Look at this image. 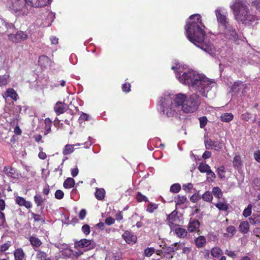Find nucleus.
I'll return each instance as SVG.
<instances>
[{
    "label": "nucleus",
    "mask_w": 260,
    "mask_h": 260,
    "mask_svg": "<svg viewBox=\"0 0 260 260\" xmlns=\"http://www.w3.org/2000/svg\"><path fill=\"white\" fill-rule=\"evenodd\" d=\"M181 189L180 185L178 183L173 184L170 187V191L174 193L178 192Z\"/></svg>",
    "instance_id": "de8ad7c7"
},
{
    "label": "nucleus",
    "mask_w": 260,
    "mask_h": 260,
    "mask_svg": "<svg viewBox=\"0 0 260 260\" xmlns=\"http://www.w3.org/2000/svg\"><path fill=\"white\" fill-rule=\"evenodd\" d=\"M82 231L86 235L89 234L90 232V226L88 224H84L82 226Z\"/></svg>",
    "instance_id": "13d9d810"
},
{
    "label": "nucleus",
    "mask_w": 260,
    "mask_h": 260,
    "mask_svg": "<svg viewBox=\"0 0 260 260\" xmlns=\"http://www.w3.org/2000/svg\"><path fill=\"white\" fill-rule=\"evenodd\" d=\"M29 241L31 245L34 248H39L42 244L41 240L36 236H30L29 238Z\"/></svg>",
    "instance_id": "aec40b11"
},
{
    "label": "nucleus",
    "mask_w": 260,
    "mask_h": 260,
    "mask_svg": "<svg viewBox=\"0 0 260 260\" xmlns=\"http://www.w3.org/2000/svg\"><path fill=\"white\" fill-rule=\"evenodd\" d=\"M81 144L80 143H77L76 144L72 145V144H67L65 145L63 150L62 154L64 155H67L71 154L74 152L75 150V146H80Z\"/></svg>",
    "instance_id": "6ab92c4d"
},
{
    "label": "nucleus",
    "mask_w": 260,
    "mask_h": 260,
    "mask_svg": "<svg viewBox=\"0 0 260 260\" xmlns=\"http://www.w3.org/2000/svg\"><path fill=\"white\" fill-rule=\"evenodd\" d=\"M206 243V239L203 236H200L195 239L196 246L198 248L204 247Z\"/></svg>",
    "instance_id": "4be33fe9"
},
{
    "label": "nucleus",
    "mask_w": 260,
    "mask_h": 260,
    "mask_svg": "<svg viewBox=\"0 0 260 260\" xmlns=\"http://www.w3.org/2000/svg\"><path fill=\"white\" fill-rule=\"evenodd\" d=\"M122 237L128 244H134L137 241V237L128 231L125 232L122 234Z\"/></svg>",
    "instance_id": "2eb2a0df"
},
{
    "label": "nucleus",
    "mask_w": 260,
    "mask_h": 260,
    "mask_svg": "<svg viewBox=\"0 0 260 260\" xmlns=\"http://www.w3.org/2000/svg\"><path fill=\"white\" fill-rule=\"evenodd\" d=\"M39 150H40V152H39V153L38 154L39 157L41 159H46L47 157V155L45 152L42 151L43 148L41 147H40Z\"/></svg>",
    "instance_id": "69168bd1"
},
{
    "label": "nucleus",
    "mask_w": 260,
    "mask_h": 260,
    "mask_svg": "<svg viewBox=\"0 0 260 260\" xmlns=\"http://www.w3.org/2000/svg\"><path fill=\"white\" fill-rule=\"evenodd\" d=\"M215 15L218 23V29L219 30L224 26L230 24V23L229 21L226 16L222 12L221 8L219 7L215 10Z\"/></svg>",
    "instance_id": "1a4fd4ad"
},
{
    "label": "nucleus",
    "mask_w": 260,
    "mask_h": 260,
    "mask_svg": "<svg viewBox=\"0 0 260 260\" xmlns=\"http://www.w3.org/2000/svg\"><path fill=\"white\" fill-rule=\"evenodd\" d=\"M234 115L231 113H225L220 116V120L222 122H229L233 119Z\"/></svg>",
    "instance_id": "a878e982"
},
{
    "label": "nucleus",
    "mask_w": 260,
    "mask_h": 260,
    "mask_svg": "<svg viewBox=\"0 0 260 260\" xmlns=\"http://www.w3.org/2000/svg\"><path fill=\"white\" fill-rule=\"evenodd\" d=\"M215 206L220 211H225L228 209V206L223 202H218L215 204Z\"/></svg>",
    "instance_id": "79ce46f5"
},
{
    "label": "nucleus",
    "mask_w": 260,
    "mask_h": 260,
    "mask_svg": "<svg viewBox=\"0 0 260 260\" xmlns=\"http://www.w3.org/2000/svg\"><path fill=\"white\" fill-rule=\"evenodd\" d=\"M28 39V35L26 31L18 30L15 34H10L8 35V39L14 43H18L26 41Z\"/></svg>",
    "instance_id": "6e6552de"
},
{
    "label": "nucleus",
    "mask_w": 260,
    "mask_h": 260,
    "mask_svg": "<svg viewBox=\"0 0 260 260\" xmlns=\"http://www.w3.org/2000/svg\"><path fill=\"white\" fill-rule=\"evenodd\" d=\"M75 182L72 178H68L63 182V186L65 188H71L74 186Z\"/></svg>",
    "instance_id": "393cba45"
},
{
    "label": "nucleus",
    "mask_w": 260,
    "mask_h": 260,
    "mask_svg": "<svg viewBox=\"0 0 260 260\" xmlns=\"http://www.w3.org/2000/svg\"><path fill=\"white\" fill-rule=\"evenodd\" d=\"M45 132L44 135H46L51 131L52 126V121L49 118H46L44 120Z\"/></svg>",
    "instance_id": "bb28decb"
},
{
    "label": "nucleus",
    "mask_w": 260,
    "mask_h": 260,
    "mask_svg": "<svg viewBox=\"0 0 260 260\" xmlns=\"http://www.w3.org/2000/svg\"><path fill=\"white\" fill-rule=\"evenodd\" d=\"M187 200V199L185 196H181L180 195H178L177 198L175 199V202L176 203V205H181L184 204Z\"/></svg>",
    "instance_id": "4c0bfd02"
},
{
    "label": "nucleus",
    "mask_w": 260,
    "mask_h": 260,
    "mask_svg": "<svg viewBox=\"0 0 260 260\" xmlns=\"http://www.w3.org/2000/svg\"><path fill=\"white\" fill-rule=\"evenodd\" d=\"M15 28V25L12 23H9L6 21V25H5L4 29L6 30V32H7L9 29H13Z\"/></svg>",
    "instance_id": "680f3d73"
},
{
    "label": "nucleus",
    "mask_w": 260,
    "mask_h": 260,
    "mask_svg": "<svg viewBox=\"0 0 260 260\" xmlns=\"http://www.w3.org/2000/svg\"><path fill=\"white\" fill-rule=\"evenodd\" d=\"M228 234H224L225 237H232L236 233V230L234 226H229L226 229Z\"/></svg>",
    "instance_id": "7c9ffc66"
},
{
    "label": "nucleus",
    "mask_w": 260,
    "mask_h": 260,
    "mask_svg": "<svg viewBox=\"0 0 260 260\" xmlns=\"http://www.w3.org/2000/svg\"><path fill=\"white\" fill-rule=\"evenodd\" d=\"M175 233L179 238H184L187 236V232L183 228L178 227L174 230Z\"/></svg>",
    "instance_id": "b1692460"
},
{
    "label": "nucleus",
    "mask_w": 260,
    "mask_h": 260,
    "mask_svg": "<svg viewBox=\"0 0 260 260\" xmlns=\"http://www.w3.org/2000/svg\"><path fill=\"white\" fill-rule=\"evenodd\" d=\"M222 250L218 247H213L211 250V254L215 257H219L222 254Z\"/></svg>",
    "instance_id": "e433bc0d"
},
{
    "label": "nucleus",
    "mask_w": 260,
    "mask_h": 260,
    "mask_svg": "<svg viewBox=\"0 0 260 260\" xmlns=\"http://www.w3.org/2000/svg\"><path fill=\"white\" fill-rule=\"evenodd\" d=\"M86 215V211L85 209H83L80 210L79 214V217L80 219L82 220L83 219Z\"/></svg>",
    "instance_id": "338daca9"
},
{
    "label": "nucleus",
    "mask_w": 260,
    "mask_h": 260,
    "mask_svg": "<svg viewBox=\"0 0 260 260\" xmlns=\"http://www.w3.org/2000/svg\"><path fill=\"white\" fill-rule=\"evenodd\" d=\"M155 252V249L153 247H147L144 250V255L147 257L151 256Z\"/></svg>",
    "instance_id": "c03bdc74"
},
{
    "label": "nucleus",
    "mask_w": 260,
    "mask_h": 260,
    "mask_svg": "<svg viewBox=\"0 0 260 260\" xmlns=\"http://www.w3.org/2000/svg\"><path fill=\"white\" fill-rule=\"evenodd\" d=\"M245 85L242 82L238 81L234 82L231 90L234 94L241 96L245 92Z\"/></svg>",
    "instance_id": "9d476101"
},
{
    "label": "nucleus",
    "mask_w": 260,
    "mask_h": 260,
    "mask_svg": "<svg viewBox=\"0 0 260 260\" xmlns=\"http://www.w3.org/2000/svg\"><path fill=\"white\" fill-rule=\"evenodd\" d=\"M7 221L5 213L0 211V227H4Z\"/></svg>",
    "instance_id": "8fccbe9b"
},
{
    "label": "nucleus",
    "mask_w": 260,
    "mask_h": 260,
    "mask_svg": "<svg viewBox=\"0 0 260 260\" xmlns=\"http://www.w3.org/2000/svg\"><path fill=\"white\" fill-rule=\"evenodd\" d=\"M49 62V58L46 55H42L39 57L38 63L42 67H45Z\"/></svg>",
    "instance_id": "2f4dec72"
},
{
    "label": "nucleus",
    "mask_w": 260,
    "mask_h": 260,
    "mask_svg": "<svg viewBox=\"0 0 260 260\" xmlns=\"http://www.w3.org/2000/svg\"><path fill=\"white\" fill-rule=\"evenodd\" d=\"M176 214L175 213V211L167 215V220L169 222H172L175 220V216Z\"/></svg>",
    "instance_id": "0e129e2a"
},
{
    "label": "nucleus",
    "mask_w": 260,
    "mask_h": 260,
    "mask_svg": "<svg viewBox=\"0 0 260 260\" xmlns=\"http://www.w3.org/2000/svg\"><path fill=\"white\" fill-rule=\"evenodd\" d=\"M175 73L176 78L183 84L188 85L203 96L208 97L212 89H216L217 84L214 81L210 80L204 74L189 70L185 65L176 64L171 68Z\"/></svg>",
    "instance_id": "f257e3e1"
},
{
    "label": "nucleus",
    "mask_w": 260,
    "mask_h": 260,
    "mask_svg": "<svg viewBox=\"0 0 260 260\" xmlns=\"http://www.w3.org/2000/svg\"><path fill=\"white\" fill-rule=\"evenodd\" d=\"M230 8L233 11L235 20L244 24L250 25L257 20L255 15L250 14L248 7L243 0H233Z\"/></svg>",
    "instance_id": "20e7f679"
},
{
    "label": "nucleus",
    "mask_w": 260,
    "mask_h": 260,
    "mask_svg": "<svg viewBox=\"0 0 260 260\" xmlns=\"http://www.w3.org/2000/svg\"><path fill=\"white\" fill-rule=\"evenodd\" d=\"M3 172L9 177L16 178L18 176L17 171L12 167H4Z\"/></svg>",
    "instance_id": "f3484780"
},
{
    "label": "nucleus",
    "mask_w": 260,
    "mask_h": 260,
    "mask_svg": "<svg viewBox=\"0 0 260 260\" xmlns=\"http://www.w3.org/2000/svg\"><path fill=\"white\" fill-rule=\"evenodd\" d=\"M239 231L243 233L246 234L248 232L249 229V224L248 221H243L240 222L239 226Z\"/></svg>",
    "instance_id": "5701e85b"
},
{
    "label": "nucleus",
    "mask_w": 260,
    "mask_h": 260,
    "mask_svg": "<svg viewBox=\"0 0 260 260\" xmlns=\"http://www.w3.org/2000/svg\"><path fill=\"white\" fill-rule=\"evenodd\" d=\"M205 27L201 16L198 14L192 15L185 26L186 35L194 45L213 56L215 54V48L207 39Z\"/></svg>",
    "instance_id": "f03ea898"
},
{
    "label": "nucleus",
    "mask_w": 260,
    "mask_h": 260,
    "mask_svg": "<svg viewBox=\"0 0 260 260\" xmlns=\"http://www.w3.org/2000/svg\"><path fill=\"white\" fill-rule=\"evenodd\" d=\"M91 241L86 239H81L80 240H75L74 242V248L78 249L79 248H86L90 246Z\"/></svg>",
    "instance_id": "ddd939ff"
},
{
    "label": "nucleus",
    "mask_w": 260,
    "mask_h": 260,
    "mask_svg": "<svg viewBox=\"0 0 260 260\" xmlns=\"http://www.w3.org/2000/svg\"><path fill=\"white\" fill-rule=\"evenodd\" d=\"M131 84L128 83H125L122 85V89L123 91L129 92L131 90Z\"/></svg>",
    "instance_id": "052dcab7"
},
{
    "label": "nucleus",
    "mask_w": 260,
    "mask_h": 260,
    "mask_svg": "<svg viewBox=\"0 0 260 260\" xmlns=\"http://www.w3.org/2000/svg\"><path fill=\"white\" fill-rule=\"evenodd\" d=\"M50 0H25L26 5L31 7H42L50 3Z\"/></svg>",
    "instance_id": "f8f14e48"
},
{
    "label": "nucleus",
    "mask_w": 260,
    "mask_h": 260,
    "mask_svg": "<svg viewBox=\"0 0 260 260\" xmlns=\"http://www.w3.org/2000/svg\"><path fill=\"white\" fill-rule=\"evenodd\" d=\"M136 199L139 202L143 201L148 202V198L144 195L142 194L141 192H138L136 195Z\"/></svg>",
    "instance_id": "49530a36"
},
{
    "label": "nucleus",
    "mask_w": 260,
    "mask_h": 260,
    "mask_svg": "<svg viewBox=\"0 0 260 260\" xmlns=\"http://www.w3.org/2000/svg\"><path fill=\"white\" fill-rule=\"evenodd\" d=\"M89 119V115L86 113H82L79 118V121L80 123L84 122Z\"/></svg>",
    "instance_id": "5fc2aeb1"
},
{
    "label": "nucleus",
    "mask_w": 260,
    "mask_h": 260,
    "mask_svg": "<svg viewBox=\"0 0 260 260\" xmlns=\"http://www.w3.org/2000/svg\"><path fill=\"white\" fill-rule=\"evenodd\" d=\"M5 25H6V21L0 19V33L4 34L6 32V30L4 29Z\"/></svg>",
    "instance_id": "bf43d9fd"
},
{
    "label": "nucleus",
    "mask_w": 260,
    "mask_h": 260,
    "mask_svg": "<svg viewBox=\"0 0 260 260\" xmlns=\"http://www.w3.org/2000/svg\"><path fill=\"white\" fill-rule=\"evenodd\" d=\"M9 78V74H5L3 76H0V86L7 85L8 84V80Z\"/></svg>",
    "instance_id": "a19ab883"
},
{
    "label": "nucleus",
    "mask_w": 260,
    "mask_h": 260,
    "mask_svg": "<svg viewBox=\"0 0 260 260\" xmlns=\"http://www.w3.org/2000/svg\"><path fill=\"white\" fill-rule=\"evenodd\" d=\"M3 97L5 99L10 98L15 101H16L19 98L18 94L16 91L13 88H11L7 89L3 95Z\"/></svg>",
    "instance_id": "dca6fc26"
},
{
    "label": "nucleus",
    "mask_w": 260,
    "mask_h": 260,
    "mask_svg": "<svg viewBox=\"0 0 260 260\" xmlns=\"http://www.w3.org/2000/svg\"><path fill=\"white\" fill-rule=\"evenodd\" d=\"M201 196H200L199 194L194 193L193 194L190 198V200L191 202L193 203L197 202L198 201H199L200 199H201Z\"/></svg>",
    "instance_id": "e2e57ef3"
},
{
    "label": "nucleus",
    "mask_w": 260,
    "mask_h": 260,
    "mask_svg": "<svg viewBox=\"0 0 260 260\" xmlns=\"http://www.w3.org/2000/svg\"><path fill=\"white\" fill-rule=\"evenodd\" d=\"M207 174V180L209 182H213L214 179L216 178L215 173L210 170L206 173Z\"/></svg>",
    "instance_id": "37998d69"
},
{
    "label": "nucleus",
    "mask_w": 260,
    "mask_h": 260,
    "mask_svg": "<svg viewBox=\"0 0 260 260\" xmlns=\"http://www.w3.org/2000/svg\"><path fill=\"white\" fill-rule=\"evenodd\" d=\"M184 94L185 98L181 104V110L185 113L194 112L200 105L199 95L194 93L187 96L185 94Z\"/></svg>",
    "instance_id": "39448f33"
},
{
    "label": "nucleus",
    "mask_w": 260,
    "mask_h": 260,
    "mask_svg": "<svg viewBox=\"0 0 260 260\" xmlns=\"http://www.w3.org/2000/svg\"><path fill=\"white\" fill-rule=\"evenodd\" d=\"M64 197L63 192L60 189H57L55 192V198L58 200H61L63 199Z\"/></svg>",
    "instance_id": "864d4df0"
},
{
    "label": "nucleus",
    "mask_w": 260,
    "mask_h": 260,
    "mask_svg": "<svg viewBox=\"0 0 260 260\" xmlns=\"http://www.w3.org/2000/svg\"><path fill=\"white\" fill-rule=\"evenodd\" d=\"M54 111L57 115H59L65 112L67 110L66 107L62 105L61 102H57L54 107Z\"/></svg>",
    "instance_id": "a211bd4d"
},
{
    "label": "nucleus",
    "mask_w": 260,
    "mask_h": 260,
    "mask_svg": "<svg viewBox=\"0 0 260 260\" xmlns=\"http://www.w3.org/2000/svg\"><path fill=\"white\" fill-rule=\"evenodd\" d=\"M200 226V223L198 220L190 219L187 226V230L189 232L193 233L199 230Z\"/></svg>",
    "instance_id": "4468645a"
},
{
    "label": "nucleus",
    "mask_w": 260,
    "mask_h": 260,
    "mask_svg": "<svg viewBox=\"0 0 260 260\" xmlns=\"http://www.w3.org/2000/svg\"><path fill=\"white\" fill-rule=\"evenodd\" d=\"M251 118V114L249 113H245L242 115V119L248 121Z\"/></svg>",
    "instance_id": "774afa93"
},
{
    "label": "nucleus",
    "mask_w": 260,
    "mask_h": 260,
    "mask_svg": "<svg viewBox=\"0 0 260 260\" xmlns=\"http://www.w3.org/2000/svg\"><path fill=\"white\" fill-rule=\"evenodd\" d=\"M247 4L251 3V6L255 7V8L260 11V0H245Z\"/></svg>",
    "instance_id": "58836bf2"
},
{
    "label": "nucleus",
    "mask_w": 260,
    "mask_h": 260,
    "mask_svg": "<svg viewBox=\"0 0 260 260\" xmlns=\"http://www.w3.org/2000/svg\"><path fill=\"white\" fill-rule=\"evenodd\" d=\"M205 145L207 149H215L218 151L222 148V144L218 141H212L208 138H205Z\"/></svg>",
    "instance_id": "9b49d317"
},
{
    "label": "nucleus",
    "mask_w": 260,
    "mask_h": 260,
    "mask_svg": "<svg viewBox=\"0 0 260 260\" xmlns=\"http://www.w3.org/2000/svg\"><path fill=\"white\" fill-rule=\"evenodd\" d=\"M251 209H252V205L251 204H249L246 208H245L243 212V215L247 217L250 215L251 214Z\"/></svg>",
    "instance_id": "09e8293b"
},
{
    "label": "nucleus",
    "mask_w": 260,
    "mask_h": 260,
    "mask_svg": "<svg viewBox=\"0 0 260 260\" xmlns=\"http://www.w3.org/2000/svg\"><path fill=\"white\" fill-rule=\"evenodd\" d=\"M201 198L204 201L207 202H211L213 199L212 193L209 191H207L204 194H203L201 196Z\"/></svg>",
    "instance_id": "c9c22d12"
},
{
    "label": "nucleus",
    "mask_w": 260,
    "mask_h": 260,
    "mask_svg": "<svg viewBox=\"0 0 260 260\" xmlns=\"http://www.w3.org/2000/svg\"><path fill=\"white\" fill-rule=\"evenodd\" d=\"M15 260H23L25 256V253L21 248H18L14 251Z\"/></svg>",
    "instance_id": "412c9836"
},
{
    "label": "nucleus",
    "mask_w": 260,
    "mask_h": 260,
    "mask_svg": "<svg viewBox=\"0 0 260 260\" xmlns=\"http://www.w3.org/2000/svg\"><path fill=\"white\" fill-rule=\"evenodd\" d=\"M219 32L221 34L223 35L226 39L234 41L235 43H237L239 39L238 34L231 23L220 29Z\"/></svg>",
    "instance_id": "423d86ee"
},
{
    "label": "nucleus",
    "mask_w": 260,
    "mask_h": 260,
    "mask_svg": "<svg viewBox=\"0 0 260 260\" xmlns=\"http://www.w3.org/2000/svg\"><path fill=\"white\" fill-rule=\"evenodd\" d=\"M211 192L212 193V194H213L215 197L218 199H220L223 195L221 189L218 187H214L212 188V192Z\"/></svg>",
    "instance_id": "c756f323"
},
{
    "label": "nucleus",
    "mask_w": 260,
    "mask_h": 260,
    "mask_svg": "<svg viewBox=\"0 0 260 260\" xmlns=\"http://www.w3.org/2000/svg\"><path fill=\"white\" fill-rule=\"evenodd\" d=\"M250 222L252 224H258L260 223V215L252 216L249 218Z\"/></svg>",
    "instance_id": "3c124183"
},
{
    "label": "nucleus",
    "mask_w": 260,
    "mask_h": 260,
    "mask_svg": "<svg viewBox=\"0 0 260 260\" xmlns=\"http://www.w3.org/2000/svg\"><path fill=\"white\" fill-rule=\"evenodd\" d=\"M185 98V94L183 93L175 95L169 92H165L159 100V113L162 116L168 117L177 116L181 111V106Z\"/></svg>",
    "instance_id": "7ed1b4c3"
},
{
    "label": "nucleus",
    "mask_w": 260,
    "mask_h": 260,
    "mask_svg": "<svg viewBox=\"0 0 260 260\" xmlns=\"http://www.w3.org/2000/svg\"><path fill=\"white\" fill-rule=\"evenodd\" d=\"M198 169L201 173H206L211 170L210 167L208 164L204 162H201L199 165Z\"/></svg>",
    "instance_id": "473e14b6"
},
{
    "label": "nucleus",
    "mask_w": 260,
    "mask_h": 260,
    "mask_svg": "<svg viewBox=\"0 0 260 260\" xmlns=\"http://www.w3.org/2000/svg\"><path fill=\"white\" fill-rule=\"evenodd\" d=\"M158 208V205L155 203H150L148 205L146 209L147 212L152 213Z\"/></svg>",
    "instance_id": "ea45409f"
},
{
    "label": "nucleus",
    "mask_w": 260,
    "mask_h": 260,
    "mask_svg": "<svg viewBox=\"0 0 260 260\" xmlns=\"http://www.w3.org/2000/svg\"><path fill=\"white\" fill-rule=\"evenodd\" d=\"M234 167L238 169L241 167L242 161L241 160V157L239 155H236L233 159V161Z\"/></svg>",
    "instance_id": "c85d7f7f"
},
{
    "label": "nucleus",
    "mask_w": 260,
    "mask_h": 260,
    "mask_svg": "<svg viewBox=\"0 0 260 260\" xmlns=\"http://www.w3.org/2000/svg\"><path fill=\"white\" fill-rule=\"evenodd\" d=\"M31 217L34 219L35 222H42V223H45V218L40 214H36L34 212L30 213Z\"/></svg>",
    "instance_id": "72a5a7b5"
},
{
    "label": "nucleus",
    "mask_w": 260,
    "mask_h": 260,
    "mask_svg": "<svg viewBox=\"0 0 260 260\" xmlns=\"http://www.w3.org/2000/svg\"><path fill=\"white\" fill-rule=\"evenodd\" d=\"M199 121L201 128H204L207 124V118L206 117L203 116L199 118Z\"/></svg>",
    "instance_id": "4d7b16f0"
},
{
    "label": "nucleus",
    "mask_w": 260,
    "mask_h": 260,
    "mask_svg": "<svg viewBox=\"0 0 260 260\" xmlns=\"http://www.w3.org/2000/svg\"><path fill=\"white\" fill-rule=\"evenodd\" d=\"M25 201V199L21 197H17L15 199L16 204L20 206H23Z\"/></svg>",
    "instance_id": "6e6d98bb"
},
{
    "label": "nucleus",
    "mask_w": 260,
    "mask_h": 260,
    "mask_svg": "<svg viewBox=\"0 0 260 260\" xmlns=\"http://www.w3.org/2000/svg\"><path fill=\"white\" fill-rule=\"evenodd\" d=\"M34 199L37 207L41 206L45 201V199L43 198L41 194L35 195Z\"/></svg>",
    "instance_id": "cd10ccee"
},
{
    "label": "nucleus",
    "mask_w": 260,
    "mask_h": 260,
    "mask_svg": "<svg viewBox=\"0 0 260 260\" xmlns=\"http://www.w3.org/2000/svg\"><path fill=\"white\" fill-rule=\"evenodd\" d=\"M25 0H17L13 2L11 9L16 16H24L28 12V10L26 6Z\"/></svg>",
    "instance_id": "0eeeda50"
},
{
    "label": "nucleus",
    "mask_w": 260,
    "mask_h": 260,
    "mask_svg": "<svg viewBox=\"0 0 260 260\" xmlns=\"http://www.w3.org/2000/svg\"><path fill=\"white\" fill-rule=\"evenodd\" d=\"M11 246V243L10 242L5 243L0 246V251L2 252H4L9 248Z\"/></svg>",
    "instance_id": "603ef678"
},
{
    "label": "nucleus",
    "mask_w": 260,
    "mask_h": 260,
    "mask_svg": "<svg viewBox=\"0 0 260 260\" xmlns=\"http://www.w3.org/2000/svg\"><path fill=\"white\" fill-rule=\"evenodd\" d=\"M105 191L103 188L97 189L95 192V198L99 200H101L105 197Z\"/></svg>",
    "instance_id": "f704fd0d"
},
{
    "label": "nucleus",
    "mask_w": 260,
    "mask_h": 260,
    "mask_svg": "<svg viewBox=\"0 0 260 260\" xmlns=\"http://www.w3.org/2000/svg\"><path fill=\"white\" fill-rule=\"evenodd\" d=\"M225 168L223 166L219 167L217 169V175L221 179L225 178Z\"/></svg>",
    "instance_id": "a18cd8bd"
}]
</instances>
